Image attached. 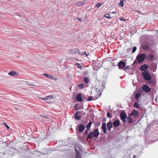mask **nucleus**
Segmentation results:
<instances>
[{
  "label": "nucleus",
  "instance_id": "obj_1",
  "mask_svg": "<svg viewBox=\"0 0 158 158\" xmlns=\"http://www.w3.org/2000/svg\"><path fill=\"white\" fill-rule=\"evenodd\" d=\"M99 134V133L98 132V129H96L93 131H91L89 133L88 136V138L90 139H92L94 137H97L98 136Z\"/></svg>",
  "mask_w": 158,
  "mask_h": 158
},
{
  "label": "nucleus",
  "instance_id": "obj_2",
  "mask_svg": "<svg viewBox=\"0 0 158 158\" xmlns=\"http://www.w3.org/2000/svg\"><path fill=\"white\" fill-rule=\"evenodd\" d=\"M144 79L146 81L150 80L152 79V77L150 74L149 71L148 70H146L143 71L142 73Z\"/></svg>",
  "mask_w": 158,
  "mask_h": 158
},
{
  "label": "nucleus",
  "instance_id": "obj_3",
  "mask_svg": "<svg viewBox=\"0 0 158 158\" xmlns=\"http://www.w3.org/2000/svg\"><path fill=\"white\" fill-rule=\"evenodd\" d=\"M68 52L70 54H75L78 53L80 55H83V53H81V52L78 49H74L72 50H69L68 51Z\"/></svg>",
  "mask_w": 158,
  "mask_h": 158
},
{
  "label": "nucleus",
  "instance_id": "obj_4",
  "mask_svg": "<svg viewBox=\"0 0 158 158\" xmlns=\"http://www.w3.org/2000/svg\"><path fill=\"white\" fill-rule=\"evenodd\" d=\"M156 53L155 51H152L147 57V59L155 58L156 56Z\"/></svg>",
  "mask_w": 158,
  "mask_h": 158
},
{
  "label": "nucleus",
  "instance_id": "obj_5",
  "mask_svg": "<svg viewBox=\"0 0 158 158\" xmlns=\"http://www.w3.org/2000/svg\"><path fill=\"white\" fill-rule=\"evenodd\" d=\"M120 117L123 122L126 123L127 121V115L125 112H121L120 114Z\"/></svg>",
  "mask_w": 158,
  "mask_h": 158
},
{
  "label": "nucleus",
  "instance_id": "obj_6",
  "mask_svg": "<svg viewBox=\"0 0 158 158\" xmlns=\"http://www.w3.org/2000/svg\"><path fill=\"white\" fill-rule=\"evenodd\" d=\"M146 57L145 54L142 53L138 55L135 59H145Z\"/></svg>",
  "mask_w": 158,
  "mask_h": 158
},
{
  "label": "nucleus",
  "instance_id": "obj_7",
  "mask_svg": "<svg viewBox=\"0 0 158 158\" xmlns=\"http://www.w3.org/2000/svg\"><path fill=\"white\" fill-rule=\"evenodd\" d=\"M142 89L144 91L148 92L150 91V88L146 85H144L142 87Z\"/></svg>",
  "mask_w": 158,
  "mask_h": 158
},
{
  "label": "nucleus",
  "instance_id": "obj_8",
  "mask_svg": "<svg viewBox=\"0 0 158 158\" xmlns=\"http://www.w3.org/2000/svg\"><path fill=\"white\" fill-rule=\"evenodd\" d=\"M8 74L11 76H18L19 75V73L17 72L11 71L9 72Z\"/></svg>",
  "mask_w": 158,
  "mask_h": 158
},
{
  "label": "nucleus",
  "instance_id": "obj_9",
  "mask_svg": "<svg viewBox=\"0 0 158 158\" xmlns=\"http://www.w3.org/2000/svg\"><path fill=\"white\" fill-rule=\"evenodd\" d=\"M148 68V65L146 64H144L143 65H142L140 66V69L142 71H145L147 70Z\"/></svg>",
  "mask_w": 158,
  "mask_h": 158
},
{
  "label": "nucleus",
  "instance_id": "obj_10",
  "mask_svg": "<svg viewBox=\"0 0 158 158\" xmlns=\"http://www.w3.org/2000/svg\"><path fill=\"white\" fill-rule=\"evenodd\" d=\"M130 115H132L135 117H137L138 115V112L137 110H134L132 111L131 113L130 114Z\"/></svg>",
  "mask_w": 158,
  "mask_h": 158
},
{
  "label": "nucleus",
  "instance_id": "obj_11",
  "mask_svg": "<svg viewBox=\"0 0 158 158\" xmlns=\"http://www.w3.org/2000/svg\"><path fill=\"white\" fill-rule=\"evenodd\" d=\"M126 65L125 63L123 61H120L118 63L119 69H123Z\"/></svg>",
  "mask_w": 158,
  "mask_h": 158
},
{
  "label": "nucleus",
  "instance_id": "obj_12",
  "mask_svg": "<svg viewBox=\"0 0 158 158\" xmlns=\"http://www.w3.org/2000/svg\"><path fill=\"white\" fill-rule=\"evenodd\" d=\"M113 125L115 127H118L120 125L119 121L118 119H116L114 122L113 123Z\"/></svg>",
  "mask_w": 158,
  "mask_h": 158
},
{
  "label": "nucleus",
  "instance_id": "obj_13",
  "mask_svg": "<svg viewBox=\"0 0 158 158\" xmlns=\"http://www.w3.org/2000/svg\"><path fill=\"white\" fill-rule=\"evenodd\" d=\"M80 111H77L76 112V113L75 115L74 118L75 119L79 120L81 119V116L78 115L80 114Z\"/></svg>",
  "mask_w": 158,
  "mask_h": 158
},
{
  "label": "nucleus",
  "instance_id": "obj_14",
  "mask_svg": "<svg viewBox=\"0 0 158 158\" xmlns=\"http://www.w3.org/2000/svg\"><path fill=\"white\" fill-rule=\"evenodd\" d=\"M102 129L103 130V132L105 133L106 131V125L105 123H103L102 124Z\"/></svg>",
  "mask_w": 158,
  "mask_h": 158
},
{
  "label": "nucleus",
  "instance_id": "obj_15",
  "mask_svg": "<svg viewBox=\"0 0 158 158\" xmlns=\"http://www.w3.org/2000/svg\"><path fill=\"white\" fill-rule=\"evenodd\" d=\"M85 126L82 124H80L79 126L78 129L79 131L80 132H81L83 131L85 129Z\"/></svg>",
  "mask_w": 158,
  "mask_h": 158
},
{
  "label": "nucleus",
  "instance_id": "obj_16",
  "mask_svg": "<svg viewBox=\"0 0 158 158\" xmlns=\"http://www.w3.org/2000/svg\"><path fill=\"white\" fill-rule=\"evenodd\" d=\"M112 126L113 125L111 122H108L107 124V126L108 130H109V131H110V129L112 127Z\"/></svg>",
  "mask_w": 158,
  "mask_h": 158
},
{
  "label": "nucleus",
  "instance_id": "obj_17",
  "mask_svg": "<svg viewBox=\"0 0 158 158\" xmlns=\"http://www.w3.org/2000/svg\"><path fill=\"white\" fill-rule=\"evenodd\" d=\"M142 48L144 50H148L149 49V46L147 44H144L142 46Z\"/></svg>",
  "mask_w": 158,
  "mask_h": 158
},
{
  "label": "nucleus",
  "instance_id": "obj_18",
  "mask_svg": "<svg viewBox=\"0 0 158 158\" xmlns=\"http://www.w3.org/2000/svg\"><path fill=\"white\" fill-rule=\"evenodd\" d=\"M76 100L79 102H81L82 101V99L81 94H78L76 96Z\"/></svg>",
  "mask_w": 158,
  "mask_h": 158
},
{
  "label": "nucleus",
  "instance_id": "obj_19",
  "mask_svg": "<svg viewBox=\"0 0 158 158\" xmlns=\"http://www.w3.org/2000/svg\"><path fill=\"white\" fill-rule=\"evenodd\" d=\"M43 75L50 79H53L54 77L52 75L47 73H44Z\"/></svg>",
  "mask_w": 158,
  "mask_h": 158
},
{
  "label": "nucleus",
  "instance_id": "obj_20",
  "mask_svg": "<svg viewBox=\"0 0 158 158\" xmlns=\"http://www.w3.org/2000/svg\"><path fill=\"white\" fill-rule=\"evenodd\" d=\"M127 121L128 123H132L133 122V120L131 117L129 116L127 118Z\"/></svg>",
  "mask_w": 158,
  "mask_h": 158
},
{
  "label": "nucleus",
  "instance_id": "obj_21",
  "mask_svg": "<svg viewBox=\"0 0 158 158\" xmlns=\"http://www.w3.org/2000/svg\"><path fill=\"white\" fill-rule=\"evenodd\" d=\"M92 122L91 121H90L89 123L86 125V127L87 129H89L91 125L92 124Z\"/></svg>",
  "mask_w": 158,
  "mask_h": 158
},
{
  "label": "nucleus",
  "instance_id": "obj_22",
  "mask_svg": "<svg viewBox=\"0 0 158 158\" xmlns=\"http://www.w3.org/2000/svg\"><path fill=\"white\" fill-rule=\"evenodd\" d=\"M140 94L139 93H136L135 94V99H138L140 96Z\"/></svg>",
  "mask_w": 158,
  "mask_h": 158
},
{
  "label": "nucleus",
  "instance_id": "obj_23",
  "mask_svg": "<svg viewBox=\"0 0 158 158\" xmlns=\"http://www.w3.org/2000/svg\"><path fill=\"white\" fill-rule=\"evenodd\" d=\"M81 53H83V55H85V56H87L88 59L89 58V57L90 56V55L88 53H86V52L84 51L83 52H81Z\"/></svg>",
  "mask_w": 158,
  "mask_h": 158
},
{
  "label": "nucleus",
  "instance_id": "obj_24",
  "mask_svg": "<svg viewBox=\"0 0 158 158\" xmlns=\"http://www.w3.org/2000/svg\"><path fill=\"white\" fill-rule=\"evenodd\" d=\"M89 79L88 77H86L84 78V81L86 83H88L89 82Z\"/></svg>",
  "mask_w": 158,
  "mask_h": 158
},
{
  "label": "nucleus",
  "instance_id": "obj_25",
  "mask_svg": "<svg viewBox=\"0 0 158 158\" xmlns=\"http://www.w3.org/2000/svg\"><path fill=\"white\" fill-rule=\"evenodd\" d=\"M76 155L75 158H81L79 153L76 150Z\"/></svg>",
  "mask_w": 158,
  "mask_h": 158
},
{
  "label": "nucleus",
  "instance_id": "obj_26",
  "mask_svg": "<svg viewBox=\"0 0 158 158\" xmlns=\"http://www.w3.org/2000/svg\"><path fill=\"white\" fill-rule=\"evenodd\" d=\"M134 106L135 108H136L137 109H139V106L138 104V103L137 102H135L134 105Z\"/></svg>",
  "mask_w": 158,
  "mask_h": 158
},
{
  "label": "nucleus",
  "instance_id": "obj_27",
  "mask_svg": "<svg viewBox=\"0 0 158 158\" xmlns=\"http://www.w3.org/2000/svg\"><path fill=\"white\" fill-rule=\"evenodd\" d=\"M84 85L83 84H79L78 85V86L80 88L82 89L83 88Z\"/></svg>",
  "mask_w": 158,
  "mask_h": 158
},
{
  "label": "nucleus",
  "instance_id": "obj_28",
  "mask_svg": "<svg viewBox=\"0 0 158 158\" xmlns=\"http://www.w3.org/2000/svg\"><path fill=\"white\" fill-rule=\"evenodd\" d=\"M120 6L122 7L123 6V0H120V3H119Z\"/></svg>",
  "mask_w": 158,
  "mask_h": 158
},
{
  "label": "nucleus",
  "instance_id": "obj_29",
  "mask_svg": "<svg viewBox=\"0 0 158 158\" xmlns=\"http://www.w3.org/2000/svg\"><path fill=\"white\" fill-rule=\"evenodd\" d=\"M110 15L109 14V13H106L105 15L104 16L106 17V18H107L108 19L111 18V17H109Z\"/></svg>",
  "mask_w": 158,
  "mask_h": 158
},
{
  "label": "nucleus",
  "instance_id": "obj_30",
  "mask_svg": "<svg viewBox=\"0 0 158 158\" xmlns=\"http://www.w3.org/2000/svg\"><path fill=\"white\" fill-rule=\"evenodd\" d=\"M107 116L109 118H111L112 117V116L111 115L110 113L109 112H107Z\"/></svg>",
  "mask_w": 158,
  "mask_h": 158
},
{
  "label": "nucleus",
  "instance_id": "obj_31",
  "mask_svg": "<svg viewBox=\"0 0 158 158\" xmlns=\"http://www.w3.org/2000/svg\"><path fill=\"white\" fill-rule=\"evenodd\" d=\"M102 5V4L100 3H98L95 6V7L98 8H99Z\"/></svg>",
  "mask_w": 158,
  "mask_h": 158
},
{
  "label": "nucleus",
  "instance_id": "obj_32",
  "mask_svg": "<svg viewBox=\"0 0 158 158\" xmlns=\"http://www.w3.org/2000/svg\"><path fill=\"white\" fill-rule=\"evenodd\" d=\"M93 97L92 96H90L87 99L88 101H91L93 100Z\"/></svg>",
  "mask_w": 158,
  "mask_h": 158
},
{
  "label": "nucleus",
  "instance_id": "obj_33",
  "mask_svg": "<svg viewBox=\"0 0 158 158\" xmlns=\"http://www.w3.org/2000/svg\"><path fill=\"white\" fill-rule=\"evenodd\" d=\"M137 49V48L136 47H134L132 49V53H134L135 51Z\"/></svg>",
  "mask_w": 158,
  "mask_h": 158
},
{
  "label": "nucleus",
  "instance_id": "obj_34",
  "mask_svg": "<svg viewBox=\"0 0 158 158\" xmlns=\"http://www.w3.org/2000/svg\"><path fill=\"white\" fill-rule=\"evenodd\" d=\"M83 5V4L81 2H77V5L78 6H82Z\"/></svg>",
  "mask_w": 158,
  "mask_h": 158
},
{
  "label": "nucleus",
  "instance_id": "obj_35",
  "mask_svg": "<svg viewBox=\"0 0 158 158\" xmlns=\"http://www.w3.org/2000/svg\"><path fill=\"white\" fill-rule=\"evenodd\" d=\"M76 65L77 66L78 68H81V66L78 63L76 64Z\"/></svg>",
  "mask_w": 158,
  "mask_h": 158
},
{
  "label": "nucleus",
  "instance_id": "obj_36",
  "mask_svg": "<svg viewBox=\"0 0 158 158\" xmlns=\"http://www.w3.org/2000/svg\"><path fill=\"white\" fill-rule=\"evenodd\" d=\"M3 124L4 126H5V127H6L8 129H9L10 128V127H9V126H8V125H7L6 123H4Z\"/></svg>",
  "mask_w": 158,
  "mask_h": 158
},
{
  "label": "nucleus",
  "instance_id": "obj_37",
  "mask_svg": "<svg viewBox=\"0 0 158 158\" xmlns=\"http://www.w3.org/2000/svg\"><path fill=\"white\" fill-rule=\"evenodd\" d=\"M89 129H87L85 131V135H87L89 132Z\"/></svg>",
  "mask_w": 158,
  "mask_h": 158
},
{
  "label": "nucleus",
  "instance_id": "obj_38",
  "mask_svg": "<svg viewBox=\"0 0 158 158\" xmlns=\"http://www.w3.org/2000/svg\"><path fill=\"white\" fill-rule=\"evenodd\" d=\"M101 94H102V93H99V95H98V96H96V98H94V100L96 99H97V98H99V97L101 96Z\"/></svg>",
  "mask_w": 158,
  "mask_h": 158
},
{
  "label": "nucleus",
  "instance_id": "obj_39",
  "mask_svg": "<svg viewBox=\"0 0 158 158\" xmlns=\"http://www.w3.org/2000/svg\"><path fill=\"white\" fill-rule=\"evenodd\" d=\"M144 60H137L138 62L139 63H142Z\"/></svg>",
  "mask_w": 158,
  "mask_h": 158
},
{
  "label": "nucleus",
  "instance_id": "obj_40",
  "mask_svg": "<svg viewBox=\"0 0 158 158\" xmlns=\"http://www.w3.org/2000/svg\"><path fill=\"white\" fill-rule=\"evenodd\" d=\"M120 20L121 21H125L126 20L125 19H124L122 17L120 18Z\"/></svg>",
  "mask_w": 158,
  "mask_h": 158
},
{
  "label": "nucleus",
  "instance_id": "obj_41",
  "mask_svg": "<svg viewBox=\"0 0 158 158\" xmlns=\"http://www.w3.org/2000/svg\"><path fill=\"white\" fill-rule=\"evenodd\" d=\"M77 20H78L79 21H82V20L80 18H77Z\"/></svg>",
  "mask_w": 158,
  "mask_h": 158
},
{
  "label": "nucleus",
  "instance_id": "obj_42",
  "mask_svg": "<svg viewBox=\"0 0 158 158\" xmlns=\"http://www.w3.org/2000/svg\"><path fill=\"white\" fill-rule=\"evenodd\" d=\"M96 62L95 60H93L92 61V62L93 64H95V63Z\"/></svg>",
  "mask_w": 158,
  "mask_h": 158
},
{
  "label": "nucleus",
  "instance_id": "obj_43",
  "mask_svg": "<svg viewBox=\"0 0 158 158\" xmlns=\"http://www.w3.org/2000/svg\"><path fill=\"white\" fill-rule=\"evenodd\" d=\"M132 49L131 48V49H130V48H128L127 49V51L128 52H129V51H130Z\"/></svg>",
  "mask_w": 158,
  "mask_h": 158
},
{
  "label": "nucleus",
  "instance_id": "obj_44",
  "mask_svg": "<svg viewBox=\"0 0 158 158\" xmlns=\"http://www.w3.org/2000/svg\"><path fill=\"white\" fill-rule=\"evenodd\" d=\"M77 106H76L75 107V109L76 110H78V109H77L76 107Z\"/></svg>",
  "mask_w": 158,
  "mask_h": 158
},
{
  "label": "nucleus",
  "instance_id": "obj_45",
  "mask_svg": "<svg viewBox=\"0 0 158 158\" xmlns=\"http://www.w3.org/2000/svg\"><path fill=\"white\" fill-rule=\"evenodd\" d=\"M136 156H133V158H135V157Z\"/></svg>",
  "mask_w": 158,
  "mask_h": 158
},
{
  "label": "nucleus",
  "instance_id": "obj_46",
  "mask_svg": "<svg viewBox=\"0 0 158 158\" xmlns=\"http://www.w3.org/2000/svg\"><path fill=\"white\" fill-rule=\"evenodd\" d=\"M34 85L33 84L32 85Z\"/></svg>",
  "mask_w": 158,
  "mask_h": 158
},
{
  "label": "nucleus",
  "instance_id": "obj_47",
  "mask_svg": "<svg viewBox=\"0 0 158 158\" xmlns=\"http://www.w3.org/2000/svg\"><path fill=\"white\" fill-rule=\"evenodd\" d=\"M112 13H114V12H112Z\"/></svg>",
  "mask_w": 158,
  "mask_h": 158
},
{
  "label": "nucleus",
  "instance_id": "obj_48",
  "mask_svg": "<svg viewBox=\"0 0 158 158\" xmlns=\"http://www.w3.org/2000/svg\"><path fill=\"white\" fill-rule=\"evenodd\" d=\"M43 100H45V99H44V98H43Z\"/></svg>",
  "mask_w": 158,
  "mask_h": 158
}]
</instances>
